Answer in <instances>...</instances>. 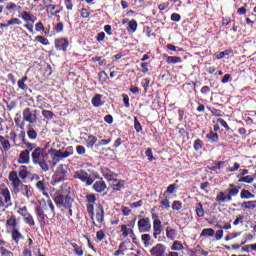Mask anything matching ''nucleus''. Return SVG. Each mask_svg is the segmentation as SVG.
Instances as JSON below:
<instances>
[{"instance_id": "1", "label": "nucleus", "mask_w": 256, "mask_h": 256, "mask_svg": "<svg viewBox=\"0 0 256 256\" xmlns=\"http://www.w3.org/2000/svg\"><path fill=\"white\" fill-rule=\"evenodd\" d=\"M9 181L11 182L14 195L20 193L22 197H26V199H31V197H33V188L23 184L16 171L10 172Z\"/></svg>"}, {"instance_id": "2", "label": "nucleus", "mask_w": 256, "mask_h": 256, "mask_svg": "<svg viewBox=\"0 0 256 256\" xmlns=\"http://www.w3.org/2000/svg\"><path fill=\"white\" fill-rule=\"evenodd\" d=\"M31 157H32V162L35 165H39L42 171H45V172L49 171V165H53V162L48 160L49 153H47L43 148H39V147L35 148L32 151Z\"/></svg>"}, {"instance_id": "3", "label": "nucleus", "mask_w": 256, "mask_h": 256, "mask_svg": "<svg viewBox=\"0 0 256 256\" xmlns=\"http://www.w3.org/2000/svg\"><path fill=\"white\" fill-rule=\"evenodd\" d=\"M48 154L52 157V167H56L57 163H59L61 159H67V157H71V155H73V147H68L66 151L51 148L48 150Z\"/></svg>"}, {"instance_id": "4", "label": "nucleus", "mask_w": 256, "mask_h": 256, "mask_svg": "<svg viewBox=\"0 0 256 256\" xmlns=\"http://www.w3.org/2000/svg\"><path fill=\"white\" fill-rule=\"evenodd\" d=\"M36 211L40 219H45V213H48V215H53V213H55V205H53V201L51 200H41Z\"/></svg>"}, {"instance_id": "5", "label": "nucleus", "mask_w": 256, "mask_h": 256, "mask_svg": "<svg viewBox=\"0 0 256 256\" xmlns=\"http://www.w3.org/2000/svg\"><path fill=\"white\" fill-rule=\"evenodd\" d=\"M9 209V207H13V202L11 201V192L9 188L0 189V209Z\"/></svg>"}, {"instance_id": "6", "label": "nucleus", "mask_w": 256, "mask_h": 256, "mask_svg": "<svg viewBox=\"0 0 256 256\" xmlns=\"http://www.w3.org/2000/svg\"><path fill=\"white\" fill-rule=\"evenodd\" d=\"M135 227V220L133 221H128L127 224H123L120 226V233L122 237L127 238V237H133L135 235V232L133 231Z\"/></svg>"}, {"instance_id": "7", "label": "nucleus", "mask_w": 256, "mask_h": 256, "mask_svg": "<svg viewBox=\"0 0 256 256\" xmlns=\"http://www.w3.org/2000/svg\"><path fill=\"white\" fill-rule=\"evenodd\" d=\"M55 203L59 207H64V209H71L73 205V198L69 196L58 195L55 197Z\"/></svg>"}, {"instance_id": "8", "label": "nucleus", "mask_w": 256, "mask_h": 256, "mask_svg": "<svg viewBox=\"0 0 256 256\" xmlns=\"http://www.w3.org/2000/svg\"><path fill=\"white\" fill-rule=\"evenodd\" d=\"M74 179H79L82 183L86 185H93V178L85 170H77L73 174Z\"/></svg>"}, {"instance_id": "9", "label": "nucleus", "mask_w": 256, "mask_h": 256, "mask_svg": "<svg viewBox=\"0 0 256 256\" xmlns=\"http://www.w3.org/2000/svg\"><path fill=\"white\" fill-rule=\"evenodd\" d=\"M23 120L27 121V123H30L33 125L34 123H37V110H31L30 108L24 109L23 113Z\"/></svg>"}, {"instance_id": "10", "label": "nucleus", "mask_w": 256, "mask_h": 256, "mask_svg": "<svg viewBox=\"0 0 256 256\" xmlns=\"http://www.w3.org/2000/svg\"><path fill=\"white\" fill-rule=\"evenodd\" d=\"M67 165L61 164L57 167L56 173L53 176L54 183H59L65 179V176L67 175Z\"/></svg>"}, {"instance_id": "11", "label": "nucleus", "mask_w": 256, "mask_h": 256, "mask_svg": "<svg viewBox=\"0 0 256 256\" xmlns=\"http://www.w3.org/2000/svg\"><path fill=\"white\" fill-rule=\"evenodd\" d=\"M139 233H149L151 231V219L142 218L138 220Z\"/></svg>"}, {"instance_id": "12", "label": "nucleus", "mask_w": 256, "mask_h": 256, "mask_svg": "<svg viewBox=\"0 0 256 256\" xmlns=\"http://www.w3.org/2000/svg\"><path fill=\"white\" fill-rule=\"evenodd\" d=\"M91 219L97 227V223H103L104 214H103V208L101 206H98L95 210V213L91 216Z\"/></svg>"}, {"instance_id": "13", "label": "nucleus", "mask_w": 256, "mask_h": 256, "mask_svg": "<svg viewBox=\"0 0 256 256\" xmlns=\"http://www.w3.org/2000/svg\"><path fill=\"white\" fill-rule=\"evenodd\" d=\"M165 251H167V247L163 244H156L151 248L150 254L152 256H165Z\"/></svg>"}, {"instance_id": "14", "label": "nucleus", "mask_w": 256, "mask_h": 256, "mask_svg": "<svg viewBox=\"0 0 256 256\" xmlns=\"http://www.w3.org/2000/svg\"><path fill=\"white\" fill-rule=\"evenodd\" d=\"M30 162H31V157L29 155V150L22 151L18 157V163L20 165H29Z\"/></svg>"}, {"instance_id": "15", "label": "nucleus", "mask_w": 256, "mask_h": 256, "mask_svg": "<svg viewBox=\"0 0 256 256\" xmlns=\"http://www.w3.org/2000/svg\"><path fill=\"white\" fill-rule=\"evenodd\" d=\"M55 47L58 51H67V47H69V41L66 39H58L55 41Z\"/></svg>"}, {"instance_id": "16", "label": "nucleus", "mask_w": 256, "mask_h": 256, "mask_svg": "<svg viewBox=\"0 0 256 256\" xmlns=\"http://www.w3.org/2000/svg\"><path fill=\"white\" fill-rule=\"evenodd\" d=\"M6 11H9V13H21V6L17 5L13 2H8L6 4Z\"/></svg>"}, {"instance_id": "17", "label": "nucleus", "mask_w": 256, "mask_h": 256, "mask_svg": "<svg viewBox=\"0 0 256 256\" xmlns=\"http://www.w3.org/2000/svg\"><path fill=\"white\" fill-rule=\"evenodd\" d=\"M110 185L114 191H121L125 187V181L123 180H110Z\"/></svg>"}, {"instance_id": "18", "label": "nucleus", "mask_w": 256, "mask_h": 256, "mask_svg": "<svg viewBox=\"0 0 256 256\" xmlns=\"http://www.w3.org/2000/svg\"><path fill=\"white\" fill-rule=\"evenodd\" d=\"M46 9L50 13V15H52V16L59 15V13H61V6L60 5L49 4V5L46 6Z\"/></svg>"}, {"instance_id": "19", "label": "nucleus", "mask_w": 256, "mask_h": 256, "mask_svg": "<svg viewBox=\"0 0 256 256\" xmlns=\"http://www.w3.org/2000/svg\"><path fill=\"white\" fill-rule=\"evenodd\" d=\"M93 189L97 193H103V191H105V189H107V185L105 184V182L103 180H99L94 183Z\"/></svg>"}, {"instance_id": "20", "label": "nucleus", "mask_w": 256, "mask_h": 256, "mask_svg": "<svg viewBox=\"0 0 256 256\" xmlns=\"http://www.w3.org/2000/svg\"><path fill=\"white\" fill-rule=\"evenodd\" d=\"M241 209H247L248 211H253L256 209V200L245 201L240 204Z\"/></svg>"}, {"instance_id": "21", "label": "nucleus", "mask_w": 256, "mask_h": 256, "mask_svg": "<svg viewBox=\"0 0 256 256\" xmlns=\"http://www.w3.org/2000/svg\"><path fill=\"white\" fill-rule=\"evenodd\" d=\"M216 201L219 203V205H222V203H231V200H229V196L225 194V192H220L216 196Z\"/></svg>"}, {"instance_id": "22", "label": "nucleus", "mask_w": 256, "mask_h": 256, "mask_svg": "<svg viewBox=\"0 0 256 256\" xmlns=\"http://www.w3.org/2000/svg\"><path fill=\"white\" fill-rule=\"evenodd\" d=\"M166 63H168L169 65H175L177 63H181V57H177V56H168L167 54L163 55Z\"/></svg>"}, {"instance_id": "23", "label": "nucleus", "mask_w": 256, "mask_h": 256, "mask_svg": "<svg viewBox=\"0 0 256 256\" xmlns=\"http://www.w3.org/2000/svg\"><path fill=\"white\" fill-rule=\"evenodd\" d=\"M36 188L38 190H40L41 193H43V195L45 197H49V194L46 192L47 191V184L45 183V180H40L36 183Z\"/></svg>"}, {"instance_id": "24", "label": "nucleus", "mask_w": 256, "mask_h": 256, "mask_svg": "<svg viewBox=\"0 0 256 256\" xmlns=\"http://www.w3.org/2000/svg\"><path fill=\"white\" fill-rule=\"evenodd\" d=\"M256 179V172L253 176H242L238 179V183H247L248 185H251L253 181Z\"/></svg>"}, {"instance_id": "25", "label": "nucleus", "mask_w": 256, "mask_h": 256, "mask_svg": "<svg viewBox=\"0 0 256 256\" xmlns=\"http://www.w3.org/2000/svg\"><path fill=\"white\" fill-rule=\"evenodd\" d=\"M21 19H23V21H25L26 23H35V20H33V15H31V13L27 12V11H23L20 14Z\"/></svg>"}, {"instance_id": "26", "label": "nucleus", "mask_w": 256, "mask_h": 256, "mask_svg": "<svg viewBox=\"0 0 256 256\" xmlns=\"http://www.w3.org/2000/svg\"><path fill=\"white\" fill-rule=\"evenodd\" d=\"M245 223V216L239 214L236 216L235 220L233 221V227H243Z\"/></svg>"}, {"instance_id": "27", "label": "nucleus", "mask_w": 256, "mask_h": 256, "mask_svg": "<svg viewBox=\"0 0 256 256\" xmlns=\"http://www.w3.org/2000/svg\"><path fill=\"white\" fill-rule=\"evenodd\" d=\"M166 237L170 241H175V239H177V230L171 229V228H167L166 229Z\"/></svg>"}, {"instance_id": "28", "label": "nucleus", "mask_w": 256, "mask_h": 256, "mask_svg": "<svg viewBox=\"0 0 256 256\" xmlns=\"http://www.w3.org/2000/svg\"><path fill=\"white\" fill-rule=\"evenodd\" d=\"M240 199H255V194L251 193L249 190L242 189Z\"/></svg>"}, {"instance_id": "29", "label": "nucleus", "mask_w": 256, "mask_h": 256, "mask_svg": "<svg viewBox=\"0 0 256 256\" xmlns=\"http://www.w3.org/2000/svg\"><path fill=\"white\" fill-rule=\"evenodd\" d=\"M18 175L20 179H27V177H29V170L27 169V166H20Z\"/></svg>"}, {"instance_id": "30", "label": "nucleus", "mask_w": 256, "mask_h": 256, "mask_svg": "<svg viewBox=\"0 0 256 256\" xmlns=\"http://www.w3.org/2000/svg\"><path fill=\"white\" fill-rule=\"evenodd\" d=\"M6 227H12L13 229L17 228V218L14 215L10 216L6 221Z\"/></svg>"}, {"instance_id": "31", "label": "nucleus", "mask_w": 256, "mask_h": 256, "mask_svg": "<svg viewBox=\"0 0 256 256\" xmlns=\"http://www.w3.org/2000/svg\"><path fill=\"white\" fill-rule=\"evenodd\" d=\"M183 249H185V246H183V243L179 240H175L171 246V251H183Z\"/></svg>"}, {"instance_id": "32", "label": "nucleus", "mask_w": 256, "mask_h": 256, "mask_svg": "<svg viewBox=\"0 0 256 256\" xmlns=\"http://www.w3.org/2000/svg\"><path fill=\"white\" fill-rule=\"evenodd\" d=\"M102 95L101 94H96L93 98H92V105L94 107H101V105H103V101L101 100Z\"/></svg>"}, {"instance_id": "33", "label": "nucleus", "mask_w": 256, "mask_h": 256, "mask_svg": "<svg viewBox=\"0 0 256 256\" xmlns=\"http://www.w3.org/2000/svg\"><path fill=\"white\" fill-rule=\"evenodd\" d=\"M206 138L208 139V141L210 143H217L219 141V135L217 133H214V132H209L207 135H206Z\"/></svg>"}, {"instance_id": "34", "label": "nucleus", "mask_w": 256, "mask_h": 256, "mask_svg": "<svg viewBox=\"0 0 256 256\" xmlns=\"http://www.w3.org/2000/svg\"><path fill=\"white\" fill-rule=\"evenodd\" d=\"M215 235V230L213 228H205L202 230L200 237H213Z\"/></svg>"}, {"instance_id": "35", "label": "nucleus", "mask_w": 256, "mask_h": 256, "mask_svg": "<svg viewBox=\"0 0 256 256\" xmlns=\"http://www.w3.org/2000/svg\"><path fill=\"white\" fill-rule=\"evenodd\" d=\"M95 143H97V137H95L93 135H89L86 140L87 147L90 149H93V147L95 146Z\"/></svg>"}, {"instance_id": "36", "label": "nucleus", "mask_w": 256, "mask_h": 256, "mask_svg": "<svg viewBox=\"0 0 256 256\" xmlns=\"http://www.w3.org/2000/svg\"><path fill=\"white\" fill-rule=\"evenodd\" d=\"M12 239L15 241V243H19V241L23 239V235H21V232L15 228L12 230Z\"/></svg>"}, {"instance_id": "37", "label": "nucleus", "mask_w": 256, "mask_h": 256, "mask_svg": "<svg viewBox=\"0 0 256 256\" xmlns=\"http://www.w3.org/2000/svg\"><path fill=\"white\" fill-rule=\"evenodd\" d=\"M141 241L144 243V247H151V235L150 234H142Z\"/></svg>"}, {"instance_id": "38", "label": "nucleus", "mask_w": 256, "mask_h": 256, "mask_svg": "<svg viewBox=\"0 0 256 256\" xmlns=\"http://www.w3.org/2000/svg\"><path fill=\"white\" fill-rule=\"evenodd\" d=\"M237 195H239V189L238 188H230L228 190V199L230 200V202L233 201V197H237Z\"/></svg>"}, {"instance_id": "39", "label": "nucleus", "mask_w": 256, "mask_h": 256, "mask_svg": "<svg viewBox=\"0 0 256 256\" xmlns=\"http://www.w3.org/2000/svg\"><path fill=\"white\" fill-rule=\"evenodd\" d=\"M71 246L74 249V254L77 256H83L84 252H83V248L81 246H79L77 243H71Z\"/></svg>"}, {"instance_id": "40", "label": "nucleus", "mask_w": 256, "mask_h": 256, "mask_svg": "<svg viewBox=\"0 0 256 256\" xmlns=\"http://www.w3.org/2000/svg\"><path fill=\"white\" fill-rule=\"evenodd\" d=\"M196 215L197 217H205V210L203 209V204L202 203H198V205L196 206Z\"/></svg>"}, {"instance_id": "41", "label": "nucleus", "mask_w": 256, "mask_h": 256, "mask_svg": "<svg viewBox=\"0 0 256 256\" xmlns=\"http://www.w3.org/2000/svg\"><path fill=\"white\" fill-rule=\"evenodd\" d=\"M27 136L32 141H35V139H37V131H35L33 127H29L27 131Z\"/></svg>"}, {"instance_id": "42", "label": "nucleus", "mask_w": 256, "mask_h": 256, "mask_svg": "<svg viewBox=\"0 0 256 256\" xmlns=\"http://www.w3.org/2000/svg\"><path fill=\"white\" fill-rule=\"evenodd\" d=\"M153 231H155V232L163 231V226H162L161 220L153 221Z\"/></svg>"}, {"instance_id": "43", "label": "nucleus", "mask_w": 256, "mask_h": 256, "mask_svg": "<svg viewBox=\"0 0 256 256\" xmlns=\"http://www.w3.org/2000/svg\"><path fill=\"white\" fill-rule=\"evenodd\" d=\"M42 117H44V119H49V120L55 119V113L49 110H42Z\"/></svg>"}, {"instance_id": "44", "label": "nucleus", "mask_w": 256, "mask_h": 256, "mask_svg": "<svg viewBox=\"0 0 256 256\" xmlns=\"http://www.w3.org/2000/svg\"><path fill=\"white\" fill-rule=\"evenodd\" d=\"M22 143H23V145L26 146V149H27V151H29V153H31V151H35V149H37L36 144H31L29 142H26L25 139H22Z\"/></svg>"}, {"instance_id": "45", "label": "nucleus", "mask_w": 256, "mask_h": 256, "mask_svg": "<svg viewBox=\"0 0 256 256\" xmlns=\"http://www.w3.org/2000/svg\"><path fill=\"white\" fill-rule=\"evenodd\" d=\"M127 30L130 32V33H135V31H137V21L135 20H131L128 24V28Z\"/></svg>"}, {"instance_id": "46", "label": "nucleus", "mask_w": 256, "mask_h": 256, "mask_svg": "<svg viewBox=\"0 0 256 256\" xmlns=\"http://www.w3.org/2000/svg\"><path fill=\"white\" fill-rule=\"evenodd\" d=\"M24 222L27 223V225H30L31 227H34L35 225V220H33V216L30 214L24 216Z\"/></svg>"}, {"instance_id": "47", "label": "nucleus", "mask_w": 256, "mask_h": 256, "mask_svg": "<svg viewBox=\"0 0 256 256\" xmlns=\"http://www.w3.org/2000/svg\"><path fill=\"white\" fill-rule=\"evenodd\" d=\"M172 209L174 211H181V209H183V203H181V201H174L172 203Z\"/></svg>"}, {"instance_id": "48", "label": "nucleus", "mask_w": 256, "mask_h": 256, "mask_svg": "<svg viewBox=\"0 0 256 256\" xmlns=\"http://www.w3.org/2000/svg\"><path fill=\"white\" fill-rule=\"evenodd\" d=\"M225 165V161H219L214 163V165L210 168L211 171H219Z\"/></svg>"}, {"instance_id": "49", "label": "nucleus", "mask_w": 256, "mask_h": 256, "mask_svg": "<svg viewBox=\"0 0 256 256\" xmlns=\"http://www.w3.org/2000/svg\"><path fill=\"white\" fill-rule=\"evenodd\" d=\"M179 187L177 186V184H171L167 187L166 189V193H168L169 195H173V193H175V191H177Z\"/></svg>"}, {"instance_id": "50", "label": "nucleus", "mask_w": 256, "mask_h": 256, "mask_svg": "<svg viewBox=\"0 0 256 256\" xmlns=\"http://www.w3.org/2000/svg\"><path fill=\"white\" fill-rule=\"evenodd\" d=\"M231 53V50H225L223 52H218L215 54L216 59H223V57H227Z\"/></svg>"}, {"instance_id": "51", "label": "nucleus", "mask_w": 256, "mask_h": 256, "mask_svg": "<svg viewBox=\"0 0 256 256\" xmlns=\"http://www.w3.org/2000/svg\"><path fill=\"white\" fill-rule=\"evenodd\" d=\"M23 22L19 20V18H12L7 22L8 27H11V25H22Z\"/></svg>"}, {"instance_id": "52", "label": "nucleus", "mask_w": 256, "mask_h": 256, "mask_svg": "<svg viewBox=\"0 0 256 256\" xmlns=\"http://www.w3.org/2000/svg\"><path fill=\"white\" fill-rule=\"evenodd\" d=\"M35 39L42 45H49V40L43 36H36Z\"/></svg>"}, {"instance_id": "53", "label": "nucleus", "mask_w": 256, "mask_h": 256, "mask_svg": "<svg viewBox=\"0 0 256 256\" xmlns=\"http://www.w3.org/2000/svg\"><path fill=\"white\" fill-rule=\"evenodd\" d=\"M134 129L136 130L137 133H140L142 131L141 123H139V120L137 117L134 118Z\"/></svg>"}, {"instance_id": "54", "label": "nucleus", "mask_w": 256, "mask_h": 256, "mask_svg": "<svg viewBox=\"0 0 256 256\" xmlns=\"http://www.w3.org/2000/svg\"><path fill=\"white\" fill-rule=\"evenodd\" d=\"M160 204L162 206V209H169L171 207L169 199H167V198L161 200Z\"/></svg>"}, {"instance_id": "55", "label": "nucleus", "mask_w": 256, "mask_h": 256, "mask_svg": "<svg viewBox=\"0 0 256 256\" xmlns=\"http://www.w3.org/2000/svg\"><path fill=\"white\" fill-rule=\"evenodd\" d=\"M1 145H2L4 151H9V149H11V143H9L8 140H5V139H4V140L1 142Z\"/></svg>"}, {"instance_id": "56", "label": "nucleus", "mask_w": 256, "mask_h": 256, "mask_svg": "<svg viewBox=\"0 0 256 256\" xmlns=\"http://www.w3.org/2000/svg\"><path fill=\"white\" fill-rule=\"evenodd\" d=\"M17 213H19V215H21L22 217H25V216L29 215V212L27 211V208L25 206L19 208L17 210Z\"/></svg>"}, {"instance_id": "57", "label": "nucleus", "mask_w": 256, "mask_h": 256, "mask_svg": "<svg viewBox=\"0 0 256 256\" xmlns=\"http://www.w3.org/2000/svg\"><path fill=\"white\" fill-rule=\"evenodd\" d=\"M86 199L88 201V204H91V205H93V203H95V201H97V198H95V195H93V194L87 195Z\"/></svg>"}, {"instance_id": "58", "label": "nucleus", "mask_w": 256, "mask_h": 256, "mask_svg": "<svg viewBox=\"0 0 256 256\" xmlns=\"http://www.w3.org/2000/svg\"><path fill=\"white\" fill-rule=\"evenodd\" d=\"M201 147H203V141L196 140L194 142V149H195V151H199L201 149Z\"/></svg>"}, {"instance_id": "59", "label": "nucleus", "mask_w": 256, "mask_h": 256, "mask_svg": "<svg viewBox=\"0 0 256 256\" xmlns=\"http://www.w3.org/2000/svg\"><path fill=\"white\" fill-rule=\"evenodd\" d=\"M239 167H241V165L239 163L235 162L234 166L227 170V173H233L235 171H238Z\"/></svg>"}, {"instance_id": "60", "label": "nucleus", "mask_w": 256, "mask_h": 256, "mask_svg": "<svg viewBox=\"0 0 256 256\" xmlns=\"http://www.w3.org/2000/svg\"><path fill=\"white\" fill-rule=\"evenodd\" d=\"M96 238L98 239V241H103V239H105V232H103V230H99L96 233Z\"/></svg>"}, {"instance_id": "61", "label": "nucleus", "mask_w": 256, "mask_h": 256, "mask_svg": "<svg viewBox=\"0 0 256 256\" xmlns=\"http://www.w3.org/2000/svg\"><path fill=\"white\" fill-rule=\"evenodd\" d=\"M85 151V146L78 145L76 147V152L78 153V155H85Z\"/></svg>"}, {"instance_id": "62", "label": "nucleus", "mask_w": 256, "mask_h": 256, "mask_svg": "<svg viewBox=\"0 0 256 256\" xmlns=\"http://www.w3.org/2000/svg\"><path fill=\"white\" fill-rule=\"evenodd\" d=\"M171 21H175L176 23H178V21H181V15H179L178 13H173L171 15Z\"/></svg>"}, {"instance_id": "63", "label": "nucleus", "mask_w": 256, "mask_h": 256, "mask_svg": "<svg viewBox=\"0 0 256 256\" xmlns=\"http://www.w3.org/2000/svg\"><path fill=\"white\" fill-rule=\"evenodd\" d=\"M81 15L84 19H87V17H89V15H91V13L87 10V8H83L81 10Z\"/></svg>"}, {"instance_id": "64", "label": "nucleus", "mask_w": 256, "mask_h": 256, "mask_svg": "<svg viewBox=\"0 0 256 256\" xmlns=\"http://www.w3.org/2000/svg\"><path fill=\"white\" fill-rule=\"evenodd\" d=\"M1 253H2V256H13L11 252H9L7 249L3 247H1Z\"/></svg>"}]
</instances>
